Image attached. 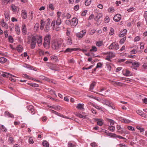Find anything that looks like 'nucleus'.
Segmentation results:
<instances>
[{
  "label": "nucleus",
  "instance_id": "obj_1",
  "mask_svg": "<svg viewBox=\"0 0 147 147\" xmlns=\"http://www.w3.org/2000/svg\"><path fill=\"white\" fill-rule=\"evenodd\" d=\"M42 37L40 36L36 35L33 36L31 39V48L34 49L35 47L37 42L38 46H40L42 44Z\"/></svg>",
  "mask_w": 147,
  "mask_h": 147
},
{
  "label": "nucleus",
  "instance_id": "obj_2",
  "mask_svg": "<svg viewBox=\"0 0 147 147\" xmlns=\"http://www.w3.org/2000/svg\"><path fill=\"white\" fill-rule=\"evenodd\" d=\"M51 36L50 35H46L44 38L43 45L46 48H48L49 47L50 42Z\"/></svg>",
  "mask_w": 147,
  "mask_h": 147
},
{
  "label": "nucleus",
  "instance_id": "obj_3",
  "mask_svg": "<svg viewBox=\"0 0 147 147\" xmlns=\"http://www.w3.org/2000/svg\"><path fill=\"white\" fill-rule=\"evenodd\" d=\"M61 44L58 42H54L52 44V48L55 50H57L61 47Z\"/></svg>",
  "mask_w": 147,
  "mask_h": 147
},
{
  "label": "nucleus",
  "instance_id": "obj_4",
  "mask_svg": "<svg viewBox=\"0 0 147 147\" xmlns=\"http://www.w3.org/2000/svg\"><path fill=\"white\" fill-rule=\"evenodd\" d=\"M26 108L28 110L30 111V113L32 115H34L35 113V111L34 107L32 105H30L26 107Z\"/></svg>",
  "mask_w": 147,
  "mask_h": 147
},
{
  "label": "nucleus",
  "instance_id": "obj_5",
  "mask_svg": "<svg viewBox=\"0 0 147 147\" xmlns=\"http://www.w3.org/2000/svg\"><path fill=\"white\" fill-rule=\"evenodd\" d=\"M71 26L72 27H74L76 26L78 23L77 19L76 18H73L71 21Z\"/></svg>",
  "mask_w": 147,
  "mask_h": 147
},
{
  "label": "nucleus",
  "instance_id": "obj_6",
  "mask_svg": "<svg viewBox=\"0 0 147 147\" xmlns=\"http://www.w3.org/2000/svg\"><path fill=\"white\" fill-rule=\"evenodd\" d=\"M140 65V63L138 62L135 61L132 63V65L131 66L132 68L137 70L136 67H138Z\"/></svg>",
  "mask_w": 147,
  "mask_h": 147
},
{
  "label": "nucleus",
  "instance_id": "obj_7",
  "mask_svg": "<svg viewBox=\"0 0 147 147\" xmlns=\"http://www.w3.org/2000/svg\"><path fill=\"white\" fill-rule=\"evenodd\" d=\"M121 19V15L119 14H117L115 15L113 18V20L116 22L119 21Z\"/></svg>",
  "mask_w": 147,
  "mask_h": 147
},
{
  "label": "nucleus",
  "instance_id": "obj_8",
  "mask_svg": "<svg viewBox=\"0 0 147 147\" xmlns=\"http://www.w3.org/2000/svg\"><path fill=\"white\" fill-rule=\"evenodd\" d=\"M86 32L85 30H83L82 32L78 33L77 34V36L79 38H82L85 35Z\"/></svg>",
  "mask_w": 147,
  "mask_h": 147
},
{
  "label": "nucleus",
  "instance_id": "obj_9",
  "mask_svg": "<svg viewBox=\"0 0 147 147\" xmlns=\"http://www.w3.org/2000/svg\"><path fill=\"white\" fill-rule=\"evenodd\" d=\"M78 50L77 48H67L64 51V53H71L73 51H76Z\"/></svg>",
  "mask_w": 147,
  "mask_h": 147
},
{
  "label": "nucleus",
  "instance_id": "obj_10",
  "mask_svg": "<svg viewBox=\"0 0 147 147\" xmlns=\"http://www.w3.org/2000/svg\"><path fill=\"white\" fill-rule=\"evenodd\" d=\"M111 82L113 85L115 86L116 85H118L120 86H121L123 85V84L122 83L117 81H111Z\"/></svg>",
  "mask_w": 147,
  "mask_h": 147
},
{
  "label": "nucleus",
  "instance_id": "obj_11",
  "mask_svg": "<svg viewBox=\"0 0 147 147\" xmlns=\"http://www.w3.org/2000/svg\"><path fill=\"white\" fill-rule=\"evenodd\" d=\"M1 76L3 77L8 78L9 76H12L13 77H15V76L13 75H12L11 74H10L9 73L5 72H2Z\"/></svg>",
  "mask_w": 147,
  "mask_h": 147
},
{
  "label": "nucleus",
  "instance_id": "obj_12",
  "mask_svg": "<svg viewBox=\"0 0 147 147\" xmlns=\"http://www.w3.org/2000/svg\"><path fill=\"white\" fill-rule=\"evenodd\" d=\"M120 120L121 122L125 123H128L130 122L131 121L129 120L126 119L123 117H121L120 118Z\"/></svg>",
  "mask_w": 147,
  "mask_h": 147
},
{
  "label": "nucleus",
  "instance_id": "obj_13",
  "mask_svg": "<svg viewBox=\"0 0 147 147\" xmlns=\"http://www.w3.org/2000/svg\"><path fill=\"white\" fill-rule=\"evenodd\" d=\"M50 111L52 113H54L56 115H57L59 116L60 117H64V115H63L61 114L58 113V112L53 110L51 109L50 110Z\"/></svg>",
  "mask_w": 147,
  "mask_h": 147
},
{
  "label": "nucleus",
  "instance_id": "obj_14",
  "mask_svg": "<svg viewBox=\"0 0 147 147\" xmlns=\"http://www.w3.org/2000/svg\"><path fill=\"white\" fill-rule=\"evenodd\" d=\"M5 116H8V117L11 118H14L13 115L11 113H10L8 111H5Z\"/></svg>",
  "mask_w": 147,
  "mask_h": 147
},
{
  "label": "nucleus",
  "instance_id": "obj_15",
  "mask_svg": "<svg viewBox=\"0 0 147 147\" xmlns=\"http://www.w3.org/2000/svg\"><path fill=\"white\" fill-rule=\"evenodd\" d=\"M22 18L24 19H26L27 17V15L26 11L25 10H23L22 11Z\"/></svg>",
  "mask_w": 147,
  "mask_h": 147
},
{
  "label": "nucleus",
  "instance_id": "obj_16",
  "mask_svg": "<svg viewBox=\"0 0 147 147\" xmlns=\"http://www.w3.org/2000/svg\"><path fill=\"white\" fill-rule=\"evenodd\" d=\"M127 32V30H124L122 32H121L120 34H119V36L120 37L123 36H124L125 35Z\"/></svg>",
  "mask_w": 147,
  "mask_h": 147
},
{
  "label": "nucleus",
  "instance_id": "obj_17",
  "mask_svg": "<svg viewBox=\"0 0 147 147\" xmlns=\"http://www.w3.org/2000/svg\"><path fill=\"white\" fill-rule=\"evenodd\" d=\"M123 71L125 72L124 74L126 76H129L131 75V73L130 71L127 69H125Z\"/></svg>",
  "mask_w": 147,
  "mask_h": 147
},
{
  "label": "nucleus",
  "instance_id": "obj_18",
  "mask_svg": "<svg viewBox=\"0 0 147 147\" xmlns=\"http://www.w3.org/2000/svg\"><path fill=\"white\" fill-rule=\"evenodd\" d=\"M96 85V82H93L91 84L90 87V90L92 92H93L92 90L94 89V87Z\"/></svg>",
  "mask_w": 147,
  "mask_h": 147
},
{
  "label": "nucleus",
  "instance_id": "obj_19",
  "mask_svg": "<svg viewBox=\"0 0 147 147\" xmlns=\"http://www.w3.org/2000/svg\"><path fill=\"white\" fill-rule=\"evenodd\" d=\"M111 102L107 100H104L102 101V103L104 104L105 105H107L108 106L109 105L110 103Z\"/></svg>",
  "mask_w": 147,
  "mask_h": 147
},
{
  "label": "nucleus",
  "instance_id": "obj_20",
  "mask_svg": "<svg viewBox=\"0 0 147 147\" xmlns=\"http://www.w3.org/2000/svg\"><path fill=\"white\" fill-rule=\"evenodd\" d=\"M84 105L82 104L81 103L78 104L76 107V108L80 109H82L84 110V108H83Z\"/></svg>",
  "mask_w": 147,
  "mask_h": 147
},
{
  "label": "nucleus",
  "instance_id": "obj_21",
  "mask_svg": "<svg viewBox=\"0 0 147 147\" xmlns=\"http://www.w3.org/2000/svg\"><path fill=\"white\" fill-rule=\"evenodd\" d=\"M7 61V59L4 57H1L0 58V62L1 63H4Z\"/></svg>",
  "mask_w": 147,
  "mask_h": 147
},
{
  "label": "nucleus",
  "instance_id": "obj_22",
  "mask_svg": "<svg viewBox=\"0 0 147 147\" xmlns=\"http://www.w3.org/2000/svg\"><path fill=\"white\" fill-rule=\"evenodd\" d=\"M22 34L24 35H25L26 33V26L24 25V26H22Z\"/></svg>",
  "mask_w": 147,
  "mask_h": 147
},
{
  "label": "nucleus",
  "instance_id": "obj_23",
  "mask_svg": "<svg viewBox=\"0 0 147 147\" xmlns=\"http://www.w3.org/2000/svg\"><path fill=\"white\" fill-rule=\"evenodd\" d=\"M43 146L45 147H49V144L46 141H43L42 143Z\"/></svg>",
  "mask_w": 147,
  "mask_h": 147
},
{
  "label": "nucleus",
  "instance_id": "obj_24",
  "mask_svg": "<svg viewBox=\"0 0 147 147\" xmlns=\"http://www.w3.org/2000/svg\"><path fill=\"white\" fill-rule=\"evenodd\" d=\"M1 25L2 27H5L6 28H8V26L7 24L6 23H5L3 20H2L1 22Z\"/></svg>",
  "mask_w": 147,
  "mask_h": 147
},
{
  "label": "nucleus",
  "instance_id": "obj_25",
  "mask_svg": "<svg viewBox=\"0 0 147 147\" xmlns=\"http://www.w3.org/2000/svg\"><path fill=\"white\" fill-rule=\"evenodd\" d=\"M4 15L5 19L8 20L10 19V17L9 16V14L8 12H5Z\"/></svg>",
  "mask_w": 147,
  "mask_h": 147
},
{
  "label": "nucleus",
  "instance_id": "obj_26",
  "mask_svg": "<svg viewBox=\"0 0 147 147\" xmlns=\"http://www.w3.org/2000/svg\"><path fill=\"white\" fill-rule=\"evenodd\" d=\"M12 10L14 11H15L17 10L18 7L12 4L11 6Z\"/></svg>",
  "mask_w": 147,
  "mask_h": 147
},
{
  "label": "nucleus",
  "instance_id": "obj_27",
  "mask_svg": "<svg viewBox=\"0 0 147 147\" xmlns=\"http://www.w3.org/2000/svg\"><path fill=\"white\" fill-rule=\"evenodd\" d=\"M67 44L69 45H71L72 43V40L70 37H68V39L67 40Z\"/></svg>",
  "mask_w": 147,
  "mask_h": 147
},
{
  "label": "nucleus",
  "instance_id": "obj_28",
  "mask_svg": "<svg viewBox=\"0 0 147 147\" xmlns=\"http://www.w3.org/2000/svg\"><path fill=\"white\" fill-rule=\"evenodd\" d=\"M113 43H114V44L113 45L114 47V49L117 50L119 48V46L118 43H116L115 42H113Z\"/></svg>",
  "mask_w": 147,
  "mask_h": 147
},
{
  "label": "nucleus",
  "instance_id": "obj_29",
  "mask_svg": "<svg viewBox=\"0 0 147 147\" xmlns=\"http://www.w3.org/2000/svg\"><path fill=\"white\" fill-rule=\"evenodd\" d=\"M108 128L110 131L112 132L114 131L115 129V127L112 125L109 126Z\"/></svg>",
  "mask_w": 147,
  "mask_h": 147
},
{
  "label": "nucleus",
  "instance_id": "obj_30",
  "mask_svg": "<svg viewBox=\"0 0 147 147\" xmlns=\"http://www.w3.org/2000/svg\"><path fill=\"white\" fill-rule=\"evenodd\" d=\"M17 50L19 52H22L23 49H22V46L21 45H19L17 47Z\"/></svg>",
  "mask_w": 147,
  "mask_h": 147
},
{
  "label": "nucleus",
  "instance_id": "obj_31",
  "mask_svg": "<svg viewBox=\"0 0 147 147\" xmlns=\"http://www.w3.org/2000/svg\"><path fill=\"white\" fill-rule=\"evenodd\" d=\"M45 25V23L42 20L41 21V25L40 27V29L41 30L43 29Z\"/></svg>",
  "mask_w": 147,
  "mask_h": 147
},
{
  "label": "nucleus",
  "instance_id": "obj_32",
  "mask_svg": "<svg viewBox=\"0 0 147 147\" xmlns=\"http://www.w3.org/2000/svg\"><path fill=\"white\" fill-rule=\"evenodd\" d=\"M126 37L125 36L122 38L120 41V43L121 44H123L124 42L126 40Z\"/></svg>",
  "mask_w": 147,
  "mask_h": 147
},
{
  "label": "nucleus",
  "instance_id": "obj_33",
  "mask_svg": "<svg viewBox=\"0 0 147 147\" xmlns=\"http://www.w3.org/2000/svg\"><path fill=\"white\" fill-rule=\"evenodd\" d=\"M136 128L140 130V131L141 133L143 132L144 131V128L141 127H140L138 126H137Z\"/></svg>",
  "mask_w": 147,
  "mask_h": 147
},
{
  "label": "nucleus",
  "instance_id": "obj_34",
  "mask_svg": "<svg viewBox=\"0 0 147 147\" xmlns=\"http://www.w3.org/2000/svg\"><path fill=\"white\" fill-rule=\"evenodd\" d=\"M91 0H86L85 4L86 5L88 6L91 3Z\"/></svg>",
  "mask_w": 147,
  "mask_h": 147
},
{
  "label": "nucleus",
  "instance_id": "obj_35",
  "mask_svg": "<svg viewBox=\"0 0 147 147\" xmlns=\"http://www.w3.org/2000/svg\"><path fill=\"white\" fill-rule=\"evenodd\" d=\"M97 121V124L98 125L100 126H101L102 125V121L98 119H97L96 120Z\"/></svg>",
  "mask_w": 147,
  "mask_h": 147
},
{
  "label": "nucleus",
  "instance_id": "obj_36",
  "mask_svg": "<svg viewBox=\"0 0 147 147\" xmlns=\"http://www.w3.org/2000/svg\"><path fill=\"white\" fill-rule=\"evenodd\" d=\"M90 51L96 52L97 51V48L94 46H93L92 47V49L90 50Z\"/></svg>",
  "mask_w": 147,
  "mask_h": 147
},
{
  "label": "nucleus",
  "instance_id": "obj_37",
  "mask_svg": "<svg viewBox=\"0 0 147 147\" xmlns=\"http://www.w3.org/2000/svg\"><path fill=\"white\" fill-rule=\"evenodd\" d=\"M61 23V20L60 18H57L56 21V24L57 25H60Z\"/></svg>",
  "mask_w": 147,
  "mask_h": 147
},
{
  "label": "nucleus",
  "instance_id": "obj_38",
  "mask_svg": "<svg viewBox=\"0 0 147 147\" xmlns=\"http://www.w3.org/2000/svg\"><path fill=\"white\" fill-rule=\"evenodd\" d=\"M26 67L30 69H33V70H34L35 71H36V69L35 68L34 69H33V67H32L29 65H26Z\"/></svg>",
  "mask_w": 147,
  "mask_h": 147
},
{
  "label": "nucleus",
  "instance_id": "obj_39",
  "mask_svg": "<svg viewBox=\"0 0 147 147\" xmlns=\"http://www.w3.org/2000/svg\"><path fill=\"white\" fill-rule=\"evenodd\" d=\"M108 106L111 108L112 109H113L115 110V107L113 106V104L111 102L110 103L109 105Z\"/></svg>",
  "mask_w": 147,
  "mask_h": 147
},
{
  "label": "nucleus",
  "instance_id": "obj_40",
  "mask_svg": "<svg viewBox=\"0 0 147 147\" xmlns=\"http://www.w3.org/2000/svg\"><path fill=\"white\" fill-rule=\"evenodd\" d=\"M114 11V9L113 7H110L108 9V11L110 12H113Z\"/></svg>",
  "mask_w": 147,
  "mask_h": 147
},
{
  "label": "nucleus",
  "instance_id": "obj_41",
  "mask_svg": "<svg viewBox=\"0 0 147 147\" xmlns=\"http://www.w3.org/2000/svg\"><path fill=\"white\" fill-rule=\"evenodd\" d=\"M117 135H117L114 133H111L110 134V135L109 136L113 138H117Z\"/></svg>",
  "mask_w": 147,
  "mask_h": 147
},
{
  "label": "nucleus",
  "instance_id": "obj_42",
  "mask_svg": "<svg viewBox=\"0 0 147 147\" xmlns=\"http://www.w3.org/2000/svg\"><path fill=\"white\" fill-rule=\"evenodd\" d=\"M8 40L11 43H13V39L11 36H9Z\"/></svg>",
  "mask_w": 147,
  "mask_h": 147
},
{
  "label": "nucleus",
  "instance_id": "obj_43",
  "mask_svg": "<svg viewBox=\"0 0 147 147\" xmlns=\"http://www.w3.org/2000/svg\"><path fill=\"white\" fill-rule=\"evenodd\" d=\"M114 32V30L113 28H111L110 30V32L109 33V35H113Z\"/></svg>",
  "mask_w": 147,
  "mask_h": 147
},
{
  "label": "nucleus",
  "instance_id": "obj_44",
  "mask_svg": "<svg viewBox=\"0 0 147 147\" xmlns=\"http://www.w3.org/2000/svg\"><path fill=\"white\" fill-rule=\"evenodd\" d=\"M93 65H91L88 68H86L85 67H82V69L83 70H84V69L87 70V69H91L93 67Z\"/></svg>",
  "mask_w": 147,
  "mask_h": 147
},
{
  "label": "nucleus",
  "instance_id": "obj_45",
  "mask_svg": "<svg viewBox=\"0 0 147 147\" xmlns=\"http://www.w3.org/2000/svg\"><path fill=\"white\" fill-rule=\"evenodd\" d=\"M127 129L129 130H131L132 131H134L135 130L134 128L131 126H128L127 127Z\"/></svg>",
  "mask_w": 147,
  "mask_h": 147
},
{
  "label": "nucleus",
  "instance_id": "obj_46",
  "mask_svg": "<svg viewBox=\"0 0 147 147\" xmlns=\"http://www.w3.org/2000/svg\"><path fill=\"white\" fill-rule=\"evenodd\" d=\"M108 56L109 57H111V58H112L113 56H114V54L112 52H110Z\"/></svg>",
  "mask_w": 147,
  "mask_h": 147
},
{
  "label": "nucleus",
  "instance_id": "obj_47",
  "mask_svg": "<svg viewBox=\"0 0 147 147\" xmlns=\"http://www.w3.org/2000/svg\"><path fill=\"white\" fill-rule=\"evenodd\" d=\"M140 39V37L139 36H137L134 39V42H137L139 41Z\"/></svg>",
  "mask_w": 147,
  "mask_h": 147
},
{
  "label": "nucleus",
  "instance_id": "obj_48",
  "mask_svg": "<svg viewBox=\"0 0 147 147\" xmlns=\"http://www.w3.org/2000/svg\"><path fill=\"white\" fill-rule=\"evenodd\" d=\"M104 21L105 23H108L109 21V17L108 16H106L105 19Z\"/></svg>",
  "mask_w": 147,
  "mask_h": 147
},
{
  "label": "nucleus",
  "instance_id": "obj_49",
  "mask_svg": "<svg viewBox=\"0 0 147 147\" xmlns=\"http://www.w3.org/2000/svg\"><path fill=\"white\" fill-rule=\"evenodd\" d=\"M114 44V43L113 42L111 43V45L109 46V48L110 49H114V47L113 46V45Z\"/></svg>",
  "mask_w": 147,
  "mask_h": 147
},
{
  "label": "nucleus",
  "instance_id": "obj_50",
  "mask_svg": "<svg viewBox=\"0 0 147 147\" xmlns=\"http://www.w3.org/2000/svg\"><path fill=\"white\" fill-rule=\"evenodd\" d=\"M102 65V64L101 63H98L97 64L96 68H100Z\"/></svg>",
  "mask_w": 147,
  "mask_h": 147
},
{
  "label": "nucleus",
  "instance_id": "obj_51",
  "mask_svg": "<svg viewBox=\"0 0 147 147\" xmlns=\"http://www.w3.org/2000/svg\"><path fill=\"white\" fill-rule=\"evenodd\" d=\"M49 8L52 10H53L54 9V7L52 4H50L49 5Z\"/></svg>",
  "mask_w": 147,
  "mask_h": 147
},
{
  "label": "nucleus",
  "instance_id": "obj_52",
  "mask_svg": "<svg viewBox=\"0 0 147 147\" xmlns=\"http://www.w3.org/2000/svg\"><path fill=\"white\" fill-rule=\"evenodd\" d=\"M102 42L101 41L97 42H96V45L98 47H100L102 45Z\"/></svg>",
  "mask_w": 147,
  "mask_h": 147
},
{
  "label": "nucleus",
  "instance_id": "obj_53",
  "mask_svg": "<svg viewBox=\"0 0 147 147\" xmlns=\"http://www.w3.org/2000/svg\"><path fill=\"white\" fill-rule=\"evenodd\" d=\"M144 17L146 21L147 24V11H146L144 13Z\"/></svg>",
  "mask_w": 147,
  "mask_h": 147
},
{
  "label": "nucleus",
  "instance_id": "obj_54",
  "mask_svg": "<svg viewBox=\"0 0 147 147\" xmlns=\"http://www.w3.org/2000/svg\"><path fill=\"white\" fill-rule=\"evenodd\" d=\"M49 29L50 28L49 26H46L45 29V30L46 32H47L49 31Z\"/></svg>",
  "mask_w": 147,
  "mask_h": 147
},
{
  "label": "nucleus",
  "instance_id": "obj_55",
  "mask_svg": "<svg viewBox=\"0 0 147 147\" xmlns=\"http://www.w3.org/2000/svg\"><path fill=\"white\" fill-rule=\"evenodd\" d=\"M65 23L67 25L71 24V21L69 20H66L65 21Z\"/></svg>",
  "mask_w": 147,
  "mask_h": 147
},
{
  "label": "nucleus",
  "instance_id": "obj_56",
  "mask_svg": "<svg viewBox=\"0 0 147 147\" xmlns=\"http://www.w3.org/2000/svg\"><path fill=\"white\" fill-rule=\"evenodd\" d=\"M68 147H74L75 146L71 143H68Z\"/></svg>",
  "mask_w": 147,
  "mask_h": 147
},
{
  "label": "nucleus",
  "instance_id": "obj_57",
  "mask_svg": "<svg viewBox=\"0 0 147 147\" xmlns=\"http://www.w3.org/2000/svg\"><path fill=\"white\" fill-rule=\"evenodd\" d=\"M76 116H77L80 118H83V115H82L80 114L77 113L76 114Z\"/></svg>",
  "mask_w": 147,
  "mask_h": 147
},
{
  "label": "nucleus",
  "instance_id": "obj_58",
  "mask_svg": "<svg viewBox=\"0 0 147 147\" xmlns=\"http://www.w3.org/2000/svg\"><path fill=\"white\" fill-rule=\"evenodd\" d=\"M142 100L144 103L147 104V98H144V99H142Z\"/></svg>",
  "mask_w": 147,
  "mask_h": 147
},
{
  "label": "nucleus",
  "instance_id": "obj_59",
  "mask_svg": "<svg viewBox=\"0 0 147 147\" xmlns=\"http://www.w3.org/2000/svg\"><path fill=\"white\" fill-rule=\"evenodd\" d=\"M29 142L30 144H33L34 143V141L31 138H30L29 139Z\"/></svg>",
  "mask_w": 147,
  "mask_h": 147
},
{
  "label": "nucleus",
  "instance_id": "obj_60",
  "mask_svg": "<svg viewBox=\"0 0 147 147\" xmlns=\"http://www.w3.org/2000/svg\"><path fill=\"white\" fill-rule=\"evenodd\" d=\"M12 1L11 0H4V3L7 4L8 3H10L12 2Z\"/></svg>",
  "mask_w": 147,
  "mask_h": 147
},
{
  "label": "nucleus",
  "instance_id": "obj_61",
  "mask_svg": "<svg viewBox=\"0 0 147 147\" xmlns=\"http://www.w3.org/2000/svg\"><path fill=\"white\" fill-rule=\"evenodd\" d=\"M109 121L110 123V125H113L114 124V121L112 119H109Z\"/></svg>",
  "mask_w": 147,
  "mask_h": 147
},
{
  "label": "nucleus",
  "instance_id": "obj_62",
  "mask_svg": "<svg viewBox=\"0 0 147 147\" xmlns=\"http://www.w3.org/2000/svg\"><path fill=\"white\" fill-rule=\"evenodd\" d=\"M65 17L67 18L68 19L71 18V16L69 13H67L65 16Z\"/></svg>",
  "mask_w": 147,
  "mask_h": 147
},
{
  "label": "nucleus",
  "instance_id": "obj_63",
  "mask_svg": "<svg viewBox=\"0 0 147 147\" xmlns=\"http://www.w3.org/2000/svg\"><path fill=\"white\" fill-rule=\"evenodd\" d=\"M60 107L59 106H57V107H54V109L56 110H59L60 109Z\"/></svg>",
  "mask_w": 147,
  "mask_h": 147
},
{
  "label": "nucleus",
  "instance_id": "obj_64",
  "mask_svg": "<svg viewBox=\"0 0 147 147\" xmlns=\"http://www.w3.org/2000/svg\"><path fill=\"white\" fill-rule=\"evenodd\" d=\"M79 8V6L78 5H76L74 7V9L76 11H77L78 10Z\"/></svg>",
  "mask_w": 147,
  "mask_h": 147
}]
</instances>
